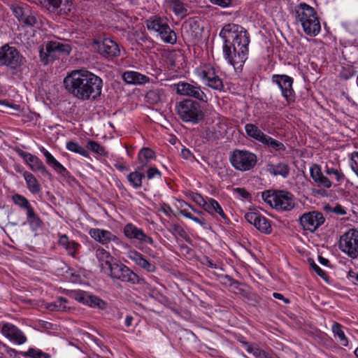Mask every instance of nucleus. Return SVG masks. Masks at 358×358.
<instances>
[{"instance_id":"1","label":"nucleus","mask_w":358,"mask_h":358,"mask_svg":"<svg viewBox=\"0 0 358 358\" xmlns=\"http://www.w3.org/2000/svg\"><path fill=\"white\" fill-rule=\"evenodd\" d=\"M220 36L224 41V57L236 70H242L248 58L250 34L241 25L229 23L225 24Z\"/></svg>"},{"instance_id":"2","label":"nucleus","mask_w":358,"mask_h":358,"mask_svg":"<svg viewBox=\"0 0 358 358\" xmlns=\"http://www.w3.org/2000/svg\"><path fill=\"white\" fill-rule=\"evenodd\" d=\"M63 83L69 94L81 101L96 100L101 95L102 79L84 69L68 73Z\"/></svg>"},{"instance_id":"3","label":"nucleus","mask_w":358,"mask_h":358,"mask_svg":"<svg viewBox=\"0 0 358 358\" xmlns=\"http://www.w3.org/2000/svg\"><path fill=\"white\" fill-rule=\"evenodd\" d=\"M294 13L296 18L299 21L305 34L310 36H317L321 26L315 10L306 3H300L295 6Z\"/></svg>"},{"instance_id":"4","label":"nucleus","mask_w":358,"mask_h":358,"mask_svg":"<svg viewBox=\"0 0 358 358\" xmlns=\"http://www.w3.org/2000/svg\"><path fill=\"white\" fill-rule=\"evenodd\" d=\"M176 111L181 120L194 124L203 121L205 117L201 104L190 99H186L178 103Z\"/></svg>"},{"instance_id":"5","label":"nucleus","mask_w":358,"mask_h":358,"mask_svg":"<svg viewBox=\"0 0 358 358\" xmlns=\"http://www.w3.org/2000/svg\"><path fill=\"white\" fill-rule=\"evenodd\" d=\"M262 198L276 210L288 211L295 206L293 194L287 191L266 190L262 193Z\"/></svg>"},{"instance_id":"6","label":"nucleus","mask_w":358,"mask_h":358,"mask_svg":"<svg viewBox=\"0 0 358 358\" xmlns=\"http://www.w3.org/2000/svg\"><path fill=\"white\" fill-rule=\"evenodd\" d=\"M71 47L69 43L58 41H50L45 43L44 47L39 50L41 62L47 65L50 62L65 57L70 54Z\"/></svg>"},{"instance_id":"7","label":"nucleus","mask_w":358,"mask_h":358,"mask_svg":"<svg viewBox=\"0 0 358 358\" xmlns=\"http://www.w3.org/2000/svg\"><path fill=\"white\" fill-rule=\"evenodd\" d=\"M113 280L128 282L131 285H139L144 282V279L139 277L128 266L117 260H115L106 272Z\"/></svg>"},{"instance_id":"8","label":"nucleus","mask_w":358,"mask_h":358,"mask_svg":"<svg viewBox=\"0 0 358 358\" xmlns=\"http://www.w3.org/2000/svg\"><path fill=\"white\" fill-rule=\"evenodd\" d=\"M25 62V58L16 48L5 45L0 48V66H6L14 71L13 75L22 72V66Z\"/></svg>"},{"instance_id":"9","label":"nucleus","mask_w":358,"mask_h":358,"mask_svg":"<svg viewBox=\"0 0 358 358\" xmlns=\"http://www.w3.org/2000/svg\"><path fill=\"white\" fill-rule=\"evenodd\" d=\"M229 162L237 171H248L257 164V155L247 150L236 149L229 154Z\"/></svg>"},{"instance_id":"10","label":"nucleus","mask_w":358,"mask_h":358,"mask_svg":"<svg viewBox=\"0 0 358 358\" xmlns=\"http://www.w3.org/2000/svg\"><path fill=\"white\" fill-rule=\"evenodd\" d=\"M175 87L178 94L193 97L203 103H208L209 101V97L205 92V90H208L205 87L202 89L196 83L179 82L175 85Z\"/></svg>"},{"instance_id":"11","label":"nucleus","mask_w":358,"mask_h":358,"mask_svg":"<svg viewBox=\"0 0 358 358\" xmlns=\"http://www.w3.org/2000/svg\"><path fill=\"white\" fill-rule=\"evenodd\" d=\"M339 249L351 258L358 257V230L350 229L344 233L339 239Z\"/></svg>"},{"instance_id":"12","label":"nucleus","mask_w":358,"mask_h":358,"mask_svg":"<svg viewBox=\"0 0 358 358\" xmlns=\"http://www.w3.org/2000/svg\"><path fill=\"white\" fill-rule=\"evenodd\" d=\"M271 81L280 90L281 94L287 104L295 101L296 94L293 88V78L285 74H274L271 77Z\"/></svg>"},{"instance_id":"13","label":"nucleus","mask_w":358,"mask_h":358,"mask_svg":"<svg viewBox=\"0 0 358 358\" xmlns=\"http://www.w3.org/2000/svg\"><path fill=\"white\" fill-rule=\"evenodd\" d=\"M147 27L148 29L158 32L161 38L165 43L175 44L177 41L175 31L160 17L147 20Z\"/></svg>"},{"instance_id":"14","label":"nucleus","mask_w":358,"mask_h":358,"mask_svg":"<svg viewBox=\"0 0 358 358\" xmlns=\"http://www.w3.org/2000/svg\"><path fill=\"white\" fill-rule=\"evenodd\" d=\"M299 221L303 230L315 232L324 223L325 218L322 213L313 210L302 214Z\"/></svg>"},{"instance_id":"15","label":"nucleus","mask_w":358,"mask_h":358,"mask_svg":"<svg viewBox=\"0 0 358 358\" xmlns=\"http://www.w3.org/2000/svg\"><path fill=\"white\" fill-rule=\"evenodd\" d=\"M14 150L24 159L25 164L29 166L32 171L41 172L43 176H48L49 178L52 176V174L38 157L25 152L18 147H15Z\"/></svg>"},{"instance_id":"16","label":"nucleus","mask_w":358,"mask_h":358,"mask_svg":"<svg viewBox=\"0 0 358 358\" xmlns=\"http://www.w3.org/2000/svg\"><path fill=\"white\" fill-rule=\"evenodd\" d=\"M99 53L104 57L113 58L117 57L120 54V50L118 44L108 38L101 41H95Z\"/></svg>"},{"instance_id":"17","label":"nucleus","mask_w":358,"mask_h":358,"mask_svg":"<svg viewBox=\"0 0 358 358\" xmlns=\"http://www.w3.org/2000/svg\"><path fill=\"white\" fill-rule=\"evenodd\" d=\"M245 220L259 231L270 234L272 231L271 224L267 218L257 212H248L245 215Z\"/></svg>"},{"instance_id":"18","label":"nucleus","mask_w":358,"mask_h":358,"mask_svg":"<svg viewBox=\"0 0 358 358\" xmlns=\"http://www.w3.org/2000/svg\"><path fill=\"white\" fill-rule=\"evenodd\" d=\"M124 234L129 239H136L141 243H147L153 245L154 241L152 238L146 235L144 231L131 223L127 224L124 227Z\"/></svg>"},{"instance_id":"19","label":"nucleus","mask_w":358,"mask_h":358,"mask_svg":"<svg viewBox=\"0 0 358 358\" xmlns=\"http://www.w3.org/2000/svg\"><path fill=\"white\" fill-rule=\"evenodd\" d=\"M1 331L4 336L19 345L23 344L27 341L24 334L13 324H3Z\"/></svg>"},{"instance_id":"20","label":"nucleus","mask_w":358,"mask_h":358,"mask_svg":"<svg viewBox=\"0 0 358 358\" xmlns=\"http://www.w3.org/2000/svg\"><path fill=\"white\" fill-rule=\"evenodd\" d=\"M201 78L206 81V85L214 90L221 91L224 88L222 80L215 74L213 69L203 71L201 73Z\"/></svg>"},{"instance_id":"21","label":"nucleus","mask_w":358,"mask_h":358,"mask_svg":"<svg viewBox=\"0 0 358 358\" xmlns=\"http://www.w3.org/2000/svg\"><path fill=\"white\" fill-rule=\"evenodd\" d=\"M89 234L92 238L103 245L108 243L111 241L117 243L119 241L115 235L104 229H91Z\"/></svg>"},{"instance_id":"22","label":"nucleus","mask_w":358,"mask_h":358,"mask_svg":"<svg viewBox=\"0 0 358 358\" xmlns=\"http://www.w3.org/2000/svg\"><path fill=\"white\" fill-rule=\"evenodd\" d=\"M128 257L148 272L153 273L156 271L155 264L148 261L141 253L136 250L130 251Z\"/></svg>"},{"instance_id":"23","label":"nucleus","mask_w":358,"mask_h":358,"mask_svg":"<svg viewBox=\"0 0 358 358\" xmlns=\"http://www.w3.org/2000/svg\"><path fill=\"white\" fill-rule=\"evenodd\" d=\"M310 173L312 179L317 184V186L326 188L331 187V182L323 175L319 165L313 164L310 169Z\"/></svg>"},{"instance_id":"24","label":"nucleus","mask_w":358,"mask_h":358,"mask_svg":"<svg viewBox=\"0 0 358 358\" xmlns=\"http://www.w3.org/2000/svg\"><path fill=\"white\" fill-rule=\"evenodd\" d=\"M95 249V255L97 258L100 266L104 272H106V270L110 266V264H112L115 259L103 248L98 247Z\"/></svg>"},{"instance_id":"25","label":"nucleus","mask_w":358,"mask_h":358,"mask_svg":"<svg viewBox=\"0 0 358 358\" xmlns=\"http://www.w3.org/2000/svg\"><path fill=\"white\" fill-rule=\"evenodd\" d=\"M122 79L128 84L143 85L150 82V78L141 73L132 71H125Z\"/></svg>"},{"instance_id":"26","label":"nucleus","mask_w":358,"mask_h":358,"mask_svg":"<svg viewBox=\"0 0 358 358\" xmlns=\"http://www.w3.org/2000/svg\"><path fill=\"white\" fill-rule=\"evenodd\" d=\"M41 151L43 152L45 157V162L48 165L52 167V169L59 175L66 176L69 174L67 169L62 165L46 149L44 148H41Z\"/></svg>"},{"instance_id":"27","label":"nucleus","mask_w":358,"mask_h":358,"mask_svg":"<svg viewBox=\"0 0 358 358\" xmlns=\"http://www.w3.org/2000/svg\"><path fill=\"white\" fill-rule=\"evenodd\" d=\"M58 243L60 245L63 246L68 254L73 257H76V252L80 247L78 243L73 240H69L66 234L59 235Z\"/></svg>"},{"instance_id":"28","label":"nucleus","mask_w":358,"mask_h":358,"mask_svg":"<svg viewBox=\"0 0 358 358\" xmlns=\"http://www.w3.org/2000/svg\"><path fill=\"white\" fill-rule=\"evenodd\" d=\"M266 170L273 176H280L283 178H287L289 174L290 169L288 164L279 162L277 164H268Z\"/></svg>"},{"instance_id":"29","label":"nucleus","mask_w":358,"mask_h":358,"mask_svg":"<svg viewBox=\"0 0 358 358\" xmlns=\"http://www.w3.org/2000/svg\"><path fill=\"white\" fill-rule=\"evenodd\" d=\"M204 210L213 216L218 214L224 220H225V222L229 221V219L221 206L213 198H208V204L206 205Z\"/></svg>"},{"instance_id":"30","label":"nucleus","mask_w":358,"mask_h":358,"mask_svg":"<svg viewBox=\"0 0 358 358\" xmlns=\"http://www.w3.org/2000/svg\"><path fill=\"white\" fill-rule=\"evenodd\" d=\"M27 222L32 231H36L42 227L43 222L35 212L34 208H31L27 211Z\"/></svg>"},{"instance_id":"31","label":"nucleus","mask_w":358,"mask_h":358,"mask_svg":"<svg viewBox=\"0 0 358 358\" xmlns=\"http://www.w3.org/2000/svg\"><path fill=\"white\" fill-rule=\"evenodd\" d=\"M154 158L155 152L149 148H143L138 155V160L141 164L140 166H137L138 170L143 171L144 167L148 165L149 161Z\"/></svg>"},{"instance_id":"32","label":"nucleus","mask_w":358,"mask_h":358,"mask_svg":"<svg viewBox=\"0 0 358 358\" xmlns=\"http://www.w3.org/2000/svg\"><path fill=\"white\" fill-rule=\"evenodd\" d=\"M22 175L26 181L28 189L32 194L38 193L41 191V185L36 178L31 173L27 171H24Z\"/></svg>"},{"instance_id":"33","label":"nucleus","mask_w":358,"mask_h":358,"mask_svg":"<svg viewBox=\"0 0 358 358\" xmlns=\"http://www.w3.org/2000/svg\"><path fill=\"white\" fill-rule=\"evenodd\" d=\"M25 12L26 15L23 17L20 22L23 24V25L29 27H39V25H41V22H39V16L35 12L31 11L30 9L27 10Z\"/></svg>"},{"instance_id":"34","label":"nucleus","mask_w":358,"mask_h":358,"mask_svg":"<svg viewBox=\"0 0 358 358\" xmlns=\"http://www.w3.org/2000/svg\"><path fill=\"white\" fill-rule=\"evenodd\" d=\"M246 134L251 138L262 143L266 134L262 132L255 124H247L245 126Z\"/></svg>"},{"instance_id":"35","label":"nucleus","mask_w":358,"mask_h":358,"mask_svg":"<svg viewBox=\"0 0 358 358\" xmlns=\"http://www.w3.org/2000/svg\"><path fill=\"white\" fill-rule=\"evenodd\" d=\"M169 3L171 9L176 15L185 17L188 14V10L180 0H169Z\"/></svg>"},{"instance_id":"36","label":"nucleus","mask_w":358,"mask_h":358,"mask_svg":"<svg viewBox=\"0 0 358 358\" xmlns=\"http://www.w3.org/2000/svg\"><path fill=\"white\" fill-rule=\"evenodd\" d=\"M262 143L276 152H284L286 149L282 143L268 135L266 136Z\"/></svg>"},{"instance_id":"37","label":"nucleus","mask_w":358,"mask_h":358,"mask_svg":"<svg viewBox=\"0 0 358 358\" xmlns=\"http://www.w3.org/2000/svg\"><path fill=\"white\" fill-rule=\"evenodd\" d=\"M140 171H141L138 170L136 168V170L134 172H131L127 176L128 181L135 189H138L141 187L142 180L145 177L144 173Z\"/></svg>"},{"instance_id":"38","label":"nucleus","mask_w":358,"mask_h":358,"mask_svg":"<svg viewBox=\"0 0 358 358\" xmlns=\"http://www.w3.org/2000/svg\"><path fill=\"white\" fill-rule=\"evenodd\" d=\"M13 202L26 212L33 208L29 201L23 195L15 194L12 196Z\"/></svg>"},{"instance_id":"39","label":"nucleus","mask_w":358,"mask_h":358,"mask_svg":"<svg viewBox=\"0 0 358 358\" xmlns=\"http://www.w3.org/2000/svg\"><path fill=\"white\" fill-rule=\"evenodd\" d=\"M41 3L45 4V6H48L49 8H52V10H57L60 8V11L62 10H64L67 5H69V0H39Z\"/></svg>"},{"instance_id":"40","label":"nucleus","mask_w":358,"mask_h":358,"mask_svg":"<svg viewBox=\"0 0 358 358\" xmlns=\"http://www.w3.org/2000/svg\"><path fill=\"white\" fill-rule=\"evenodd\" d=\"M162 95L160 90H150L145 94V100L150 104H157L162 101Z\"/></svg>"},{"instance_id":"41","label":"nucleus","mask_w":358,"mask_h":358,"mask_svg":"<svg viewBox=\"0 0 358 358\" xmlns=\"http://www.w3.org/2000/svg\"><path fill=\"white\" fill-rule=\"evenodd\" d=\"M66 148L71 152L80 154L85 157H89L90 153L83 146L80 145L78 143L74 141H68L66 143Z\"/></svg>"},{"instance_id":"42","label":"nucleus","mask_w":358,"mask_h":358,"mask_svg":"<svg viewBox=\"0 0 358 358\" xmlns=\"http://www.w3.org/2000/svg\"><path fill=\"white\" fill-rule=\"evenodd\" d=\"M68 302V300L64 297H59L57 300L53 303H48L47 306V308L51 311L57 310V311H66V306L65 303Z\"/></svg>"},{"instance_id":"43","label":"nucleus","mask_w":358,"mask_h":358,"mask_svg":"<svg viewBox=\"0 0 358 358\" xmlns=\"http://www.w3.org/2000/svg\"><path fill=\"white\" fill-rule=\"evenodd\" d=\"M332 331L335 336H337L338 337L342 345L347 346L348 345V340L342 330V326L339 323L335 322L332 325Z\"/></svg>"},{"instance_id":"44","label":"nucleus","mask_w":358,"mask_h":358,"mask_svg":"<svg viewBox=\"0 0 358 358\" xmlns=\"http://www.w3.org/2000/svg\"><path fill=\"white\" fill-rule=\"evenodd\" d=\"M201 137L208 142H213L218 139V135L215 127H206L202 132Z\"/></svg>"},{"instance_id":"45","label":"nucleus","mask_w":358,"mask_h":358,"mask_svg":"<svg viewBox=\"0 0 358 358\" xmlns=\"http://www.w3.org/2000/svg\"><path fill=\"white\" fill-rule=\"evenodd\" d=\"M87 148L102 156H106L108 154L105 150V148L101 146L99 143L94 141H88L87 144Z\"/></svg>"},{"instance_id":"46","label":"nucleus","mask_w":358,"mask_h":358,"mask_svg":"<svg viewBox=\"0 0 358 358\" xmlns=\"http://www.w3.org/2000/svg\"><path fill=\"white\" fill-rule=\"evenodd\" d=\"M24 357H30L31 358H50V354L43 352L42 350L35 348H29L27 352L23 353Z\"/></svg>"},{"instance_id":"47","label":"nucleus","mask_w":358,"mask_h":358,"mask_svg":"<svg viewBox=\"0 0 358 358\" xmlns=\"http://www.w3.org/2000/svg\"><path fill=\"white\" fill-rule=\"evenodd\" d=\"M87 305L101 310H103L106 308V303L104 301L93 295H90Z\"/></svg>"},{"instance_id":"48","label":"nucleus","mask_w":358,"mask_h":358,"mask_svg":"<svg viewBox=\"0 0 358 358\" xmlns=\"http://www.w3.org/2000/svg\"><path fill=\"white\" fill-rule=\"evenodd\" d=\"M172 233L182 238L187 243H192V239L185 229L179 224H175L172 227Z\"/></svg>"},{"instance_id":"49","label":"nucleus","mask_w":358,"mask_h":358,"mask_svg":"<svg viewBox=\"0 0 358 358\" xmlns=\"http://www.w3.org/2000/svg\"><path fill=\"white\" fill-rule=\"evenodd\" d=\"M3 352V357L1 358H18V355H22L23 352H18L15 349L9 348L8 345L4 344V348H1Z\"/></svg>"},{"instance_id":"50","label":"nucleus","mask_w":358,"mask_h":358,"mask_svg":"<svg viewBox=\"0 0 358 358\" xmlns=\"http://www.w3.org/2000/svg\"><path fill=\"white\" fill-rule=\"evenodd\" d=\"M308 262L310 268L313 270H314L315 272L320 277H321L324 280H327V273L316 264V263L315 262V261L313 259H311V258L308 259Z\"/></svg>"},{"instance_id":"51","label":"nucleus","mask_w":358,"mask_h":358,"mask_svg":"<svg viewBox=\"0 0 358 358\" xmlns=\"http://www.w3.org/2000/svg\"><path fill=\"white\" fill-rule=\"evenodd\" d=\"M29 9V8L27 6H14L13 8V12L14 15L19 20V22H20L22 20L23 17H24V15H26L25 11Z\"/></svg>"},{"instance_id":"52","label":"nucleus","mask_w":358,"mask_h":358,"mask_svg":"<svg viewBox=\"0 0 358 358\" xmlns=\"http://www.w3.org/2000/svg\"><path fill=\"white\" fill-rule=\"evenodd\" d=\"M73 296L74 299L78 301L87 305L88 303L90 294H88L86 292L78 290L73 293Z\"/></svg>"},{"instance_id":"53","label":"nucleus","mask_w":358,"mask_h":358,"mask_svg":"<svg viewBox=\"0 0 358 358\" xmlns=\"http://www.w3.org/2000/svg\"><path fill=\"white\" fill-rule=\"evenodd\" d=\"M192 199L193 201L201 206L203 209H205L206 205L208 204V200H205L204 198L199 193H192Z\"/></svg>"},{"instance_id":"54","label":"nucleus","mask_w":358,"mask_h":358,"mask_svg":"<svg viewBox=\"0 0 358 358\" xmlns=\"http://www.w3.org/2000/svg\"><path fill=\"white\" fill-rule=\"evenodd\" d=\"M244 344L247 346V351L250 353H252L255 357V358L261 357V355L263 353L264 350L257 347L252 346L248 343H244Z\"/></svg>"},{"instance_id":"55","label":"nucleus","mask_w":358,"mask_h":358,"mask_svg":"<svg viewBox=\"0 0 358 358\" xmlns=\"http://www.w3.org/2000/svg\"><path fill=\"white\" fill-rule=\"evenodd\" d=\"M326 173L329 176L334 175L335 176V179L338 182L342 181L345 176L343 173H340L338 170L334 169L333 168H328L327 167Z\"/></svg>"},{"instance_id":"56","label":"nucleus","mask_w":358,"mask_h":358,"mask_svg":"<svg viewBox=\"0 0 358 358\" xmlns=\"http://www.w3.org/2000/svg\"><path fill=\"white\" fill-rule=\"evenodd\" d=\"M209 1L222 8H228L232 5V0H209Z\"/></svg>"},{"instance_id":"57","label":"nucleus","mask_w":358,"mask_h":358,"mask_svg":"<svg viewBox=\"0 0 358 358\" xmlns=\"http://www.w3.org/2000/svg\"><path fill=\"white\" fill-rule=\"evenodd\" d=\"M157 176H158L159 178L162 176L161 172L157 168L150 167L148 169L147 177L148 179H152Z\"/></svg>"},{"instance_id":"58","label":"nucleus","mask_w":358,"mask_h":358,"mask_svg":"<svg viewBox=\"0 0 358 358\" xmlns=\"http://www.w3.org/2000/svg\"><path fill=\"white\" fill-rule=\"evenodd\" d=\"M356 71L354 70L353 68H349L348 69H346L341 72V78L344 80H348L350 78L353 77L356 74Z\"/></svg>"},{"instance_id":"59","label":"nucleus","mask_w":358,"mask_h":358,"mask_svg":"<svg viewBox=\"0 0 358 358\" xmlns=\"http://www.w3.org/2000/svg\"><path fill=\"white\" fill-rule=\"evenodd\" d=\"M241 197L245 199H250V194L244 188L237 187L234 189Z\"/></svg>"},{"instance_id":"60","label":"nucleus","mask_w":358,"mask_h":358,"mask_svg":"<svg viewBox=\"0 0 358 358\" xmlns=\"http://www.w3.org/2000/svg\"><path fill=\"white\" fill-rule=\"evenodd\" d=\"M192 220L201 225L203 229L208 228V222L204 217H196L193 215Z\"/></svg>"},{"instance_id":"61","label":"nucleus","mask_w":358,"mask_h":358,"mask_svg":"<svg viewBox=\"0 0 358 358\" xmlns=\"http://www.w3.org/2000/svg\"><path fill=\"white\" fill-rule=\"evenodd\" d=\"M348 279L353 284L358 286V273L350 271L348 274Z\"/></svg>"},{"instance_id":"62","label":"nucleus","mask_w":358,"mask_h":358,"mask_svg":"<svg viewBox=\"0 0 358 358\" xmlns=\"http://www.w3.org/2000/svg\"><path fill=\"white\" fill-rule=\"evenodd\" d=\"M179 203H180V208H183L184 206H189L192 210L196 213L199 217H204L205 213L203 211L197 210L195 208L192 207L190 204L184 201H179Z\"/></svg>"},{"instance_id":"63","label":"nucleus","mask_w":358,"mask_h":358,"mask_svg":"<svg viewBox=\"0 0 358 358\" xmlns=\"http://www.w3.org/2000/svg\"><path fill=\"white\" fill-rule=\"evenodd\" d=\"M332 213L340 215H344L347 213L345 209L340 204H336V206L334 207V209H332Z\"/></svg>"},{"instance_id":"64","label":"nucleus","mask_w":358,"mask_h":358,"mask_svg":"<svg viewBox=\"0 0 358 358\" xmlns=\"http://www.w3.org/2000/svg\"><path fill=\"white\" fill-rule=\"evenodd\" d=\"M203 264H206L207 266L210 267V268H217L216 264H215L213 262L212 259H210L209 257H204Z\"/></svg>"}]
</instances>
